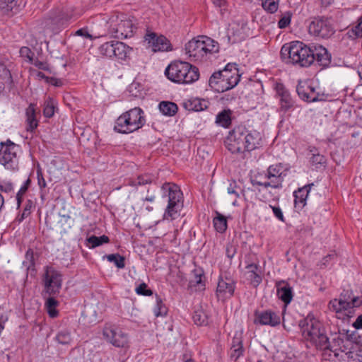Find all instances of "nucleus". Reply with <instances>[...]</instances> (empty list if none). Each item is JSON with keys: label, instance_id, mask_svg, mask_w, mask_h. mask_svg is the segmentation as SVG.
<instances>
[{"label": "nucleus", "instance_id": "nucleus-33", "mask_svg": "<svg viewBox=\"0 0 362 362\" xmlns=\"http://www.w3.org/2000/svg\"><path fill=\"white\" fill-rule=\"evenodd\" d=\"M58 305L59 302L55 299V296H52L47 299L45 307L50 317L54 318L58 316L59 312L56 309Z\"/></svg>", "mask_w": 362, "mask_h": 362}, {"label": "nucleus", "instance_id": "nucleus-58", "mask_svg": "<svg viewBox=\"0 0 362 362\" xmlns=\"http://www.w3.org/2000/svg\"><path fill=\"white\" fill-rule=\"evenodd\" d=\"M37 182L40 189L45 188L47 186L46 181L43 177L42 173L37 171Z\"/></svg>", "mask_w": 362, "mask_h": 362}, {"label": "nucleus", "instance_id": "nucleus-23", "mask_svg": "<svg viewBox=\"0 0 362 362\" xmlns=\"http://www.w3.org/2000/svg\"><path fill=\"white\" fill-rule=\"evenodd\" d=\"M155 180L156 177L154 175L151 174H144L139 175L136 179L132 180L130 185L134 187L148 186L146 189L148 192L151 189L150 186L155 182Z\"/></svg>", "mask_w": 362, "mask_h": 362}, {"label": "nucleus", "instance_id": "nucleus-27", "mask_svg": "<svg viewBox=\"0 0 362 362\" xmlns=\"http://www.w3.org/2000/svg\"><path fill=\"white\" fill-rule=\"evenodd\" d=\"M27 131L33 132L37 127V121L35 117V108L34 104H30L26 109Z\"/></svg>", "mask_w": 362, "mask_h": 362}, {"label": "nucleus", "instance_id": "nucleus-6", "mask_svg": "<svg viewBox=\"0 0 362 362\" xmlns=\"http://www.w3.org/2000/svg\"><path fill=\"white\" fill-rule=\"evenodd\" d=\"M218 44L210 37L200 36L199 39H192L185 45L186 53L195 61L206 60L209 54L218 52Z\"/></svg>", "mask_w": 362, "mask_h": 362}, {"label": "nucleus", "instance_id": "nucleus-55", "mask_svg": "<svg viewBox=\"0 0 362 362\" xmlns=\"http://www.w3.org/2000/svg\"><path fill=\"white\" fill-rule=\"evenodd\" d=\"M75 35L81 36L85 38L93 40V37L88 33L87 28H81L76 31Z\"/></svg>", "mask_w": 362, "mask_h": 362}, {"label": "nucleus", "instance_id": "nucleus-34", "mask_svg": "<svg viewBox=\"0 0 362 362\" xmlns=\"http://www.w3.org/2000/svg\"><path fill=\"white\" fill-rule=\"evenodd\" d=\"M214 225L219 233H223L227 228V220L224 216L216 212V216L214 218Z\"/></svg>", "mask_w": 362, "mask_h": 362}, {"label": "nucleus", "instance_id": "nucleus-3", "mask_svg": "<svg viewBox=\"0 0 362 362\" xmlns=\"http://www.w3.org/2000/svg\"><path fill=\"white\" fill-rule=\"evenodd\" d=\"M281 56L301 67H308L314 63L313 49L300 41L284 45L281 49Z\"/></svg>", "mask_w": 362, "mask_h": 362}, {"label": "nucleus", "instance_id": "nucleus-54", "mask_svg": "<svg viewBox=\"0 0 362 362\" xmlns=\"http://www.w3.org/2000/svg\"><path fill=\"white\" fill-rule=\"evenodd\" d=\"M269 206L272 208L273 213L274 216L281 221L284 222V217L283 215V212L280 207L279 206H272V205H269Z\"/></svg>", "mask_w": 362, "mask_h": 362}, {"label": "nucleus", "instance_id": "nucleus-36", "mask_svg": "<svg viewBox=\"0 0 362 362\" xmlns=\"http://www.w3.org/2000/svg\"><path fill=\"white\" fill-rule=\"evenodd\" d=\"M87 241L89 244V247H96L100 245H102L104 243H107L110 241L109 238L107 235H101V236H95L91 235L88 238H87Z\"/></svg>", "mask_w": 362, "mask_h": 362}, {"label": "nucleus", "instance_id": "nucleus-47", "mask_svg": "<svg viewBox=\"0 0 362 362\" xmlns=\"http://www.w3.org/2000/svg\"><path fill=\"white\" fill-rule=\"evenodd\" d=\"M57 341L62 344H68L71 341V334L68 331H62L57 335Z\"/></svg>", "mask_w": 362, "mask_h": 362}, {"label": "nucleus", "instance_id": "nucleus-45", "mask_svg": "<svg viewBox=\"0 0 362 362\" xmlns=\"http://www.w3.org/2000/svg\"><path fill=\"white\" fill-rule=\"evenodd\" d=\"M309 86L304 83H299L296 87V92L298 96L303 100L308 102L309 96Z\"/></svg>", "mask_w": 362, "mask_h": 362}, {"label": "nucleus", "instance_id": "nucleus-31", "mask_svg": "<svg viewBox=\"0 0 362 362\" xmlns=\"http://www.w3.org/2000/svg\"><path fill=\"white\" fill-rule=\"evenodd\" d=\"M231 115L232 111L230 110H223L217 115L216 123L225 128H228L231 124Z\"/></svg>", "mask_w": 362, "mask_h": 362}, {"label": "nucleus", "instance_id": "nucleus-48", "mask_svg": "<svg viewBox=\"0 0 362 362\" xmlns=\"http://www.w3.org/2000/svg\"><path fill=\"white\" fill-rule=\"evenodd\" d=\"M138 295L150 296L153 295V291L148 288L146 283H141L135 289Z\"/></svg>", "mask_w": 362, "mask_h": 362}, {"label": "nucleus", "instance_id": "nucleus-25", "mask_svg": "<svg viewBox=\"0 0 362 362\" xmlns=\"http://www.w3.org/2000/svg\"><path fill=\"white\" fill-rule=\"evenodd\" d=\"M114 49V57L121 60H125L132 51L131 47L124 42L117 40L115 42Z\"/></svg>", "mask_w": 362, "mask_h": 362}, {"label": "nucleus", "instance_id": "nucleus-1", "mask_svg": "<svg viewBox=\"0 0 362 362\" xmlns=\"http://www.w3.org/2000/svg\"><path fill=\"white\" fill-rule=\"evenodd\" d=\"M302 332L306 340L313 343L317 349L329 350L338 356V351H345L344 339L339 333H331L328 337L323 325L315 320H310L303 325Z\"/></svg>", "mask_w": 362, "mask_h": 362}, {"label": "nucleus", "instance_id": "nucleus-50", "mask_svg": "<svg viewBox=\"0 0 362 362\" xmlns=\"http://www.w3.org/2000/svg\"><path fill=\"white\" fill-rule=\"evenodd\" d=\"M240 190V187L237 185L235 180L230 182L229 185L227 188V192L229 194H233L236 198L239 197V191Z\"/></svg>", "mask_w": 362, "mask_h": 362}, {"label": "nucleus", "instance_id": "nucleus-59", "mask_svg": "<svg viewBox=\"0 0 362 362\" xmlns=\"http://www.w3.org/2000/svg\"><path fill=\"white\" fill-rule=\"evenodd\" d=\"M247 275L249 276L253 273H257L258 266L255 264H250L246 267Z\"/></svg>", "mask_w": 362, "mask_h": 362}, {"label": "nucleus", "instance_id": "nucleus-32", "mask_svg": "<svg viewBox=\"0 0 362 362\" xmlns=\"http://www.w3.org/2000/svg\"><path fill=\"white\" fill-rule=\"evenodd\" d=\"M115 41L116 40H112L102 44L98 47V52L100 55L107 58H113L115 54L114 46Z\"/></svg>", "mask_w": 362, "mask_h": 362}, {"label": "nucleus", "instance_id": "nucleus-52", "mask_svg": "<svg viewBox=\"0 0 362 362\" xmlns=\"http://www.w3.org/2000/svg\"><path fill=\"white\" fill-rule=\"evenodd\" d=\"M6 0H0V11L3 14L10 15L11 11V6L8 5Z\"/></svg>", "mask_w": 362, "mask_h": 362}, {"label": "nucleus", "instance_id": "nucleus-43", "mask_svg": "<svg viewBox=\"0 0 362 362\" xmlns=\"http://www.w3.org/2000/svg\"><path fill=\"white\" fill-rule=\"evenodd\" d=\"M263 8L270 13H275L279 8V0H262Z\"/></svg>", "mask_w": 362, "mask_h": 362}, {"label": "nucleus", "instance_id": "nucleus-62", "mask_svg": "<svg viewBox=\"0 0 362 362\" xmlns=\"http://www.w3.org/2000/svg\"><path fill=\"white\" fill-rule=\"evenodd\" d=\"M353 326L356 329H362V315H359L356 321L354 322Z\"/></svg>", "mask_w": 362, "mask_h": 362}, {"label": "nucleus", "instance_id": "nucleus-16", "mask_svg": "<svg viewBox=\"0 0 362 362\" xmlns=\"http://www.w3.org/2000/svg\"><path fill=\"white\" fill-rule=\"evenodd\" d=\"M235 291V283L230 278H220L216 288V296L218 299L224 300L230 298Z\"/></svg>", "mask_w": 362, "mask_h": 362}, {"label": "nucleus", "instance_id": "nucleus-10", "mask_svg": "<svg viewBox=\"0 0 362 362\" xmlns=\"http://www.w3.org/2000/svg\"><path fill=\"white\" fill-rule=\"evenodd\" d=\"M44 292L49 296L59 295L62 285V276L52 267L47 266L42 276Z\"/></svg>", "mask_w": 362, "mask_h": 362}, {"label": "nucleus", "instance_id": "nucleus-44", "mask_svg": "<svg viewBox=\"0 0 362 362\" xmlns=\"http://www.w3.org/2000/svg\"><path fill=\"white\" fill-rule=\"evenodd\" d=\"M346 35L352 40L362 37V20L355 27L350 29Z\"/></svg>", "mask_w": 362, "mask_h": 362}, {"label": "nucleus", "instance_id": "nucleus-26", "mask_svg": "<svg viewBox=\"0 0 362 362\" xmlns=\"http://www.w3.org/2000/svg\"><path fill=\"white\" fill-rule=\"evenodd\" d=\"M309 151L311 153V156L309 158L310 163L318 168L321 166H325L327 159L325 156L320 154L318 150L315 147H310Z\"/></svg>", "mask_w": 362, "mask_h": 362}, {"label": "nucleus", "instance_id": "nucleus-51", "mask_svg": "<svg viewBox=\"0 0 362 362\" xmlns=\"http://www.w3.org/2000/svg\"><path fill=\"white\" fill-rule=\"evenodd\" d=\"M20 54L22 57L28 59L29 62H33L34 53L28 47H23L20 49Z\"/></svg>", "mask_w": 362, "mask_h": 362}, {"label": "nucleus", "instance_id": "nucleus-5", "mask_svg": "<svg viewBox=\"0 0 362 362\" xmlns=\"http://www.w3.org/2000/svg\"><path fill=\"white\" fill-rule=\"evenodd\" d=\"M144 112L140 107L132 108L116 120L114 129L120 134H129L141 128L146 123Z\"/></svg>", "mask_w": 362, "mask_h": 362}, {"label": "nucleus", "instance_id": "nucleus-2", "mask_svg": "<svg viewBox=\"0 0 362 362\" xmlns=\"http://www.w3.org/2000/svg\"><path fill=\"white\" fill-rule=\"evenodd\" d=\"M262 136L257 131H248L238 126L229 132L225 144L232 153H243L257 148L261 144Z\"/></svg>", "mask_w": 362, "mask_h": 362}, {"label": "nucleus", "instance_id": "nucleus-14", "mask_svg": "<svg viewBox=\"0 0 362 362\" xmlns=\"http://www.w3.org/2000/svg\"><path fill=\"white\" fill-rule=\"evenodd\" d=\"M276 94L279 97L280 110L284 112L291 110L293 106L295 101L292 98L291 93L282 83H276Z\"/></svg>", "mask_w": 362, "mask_h": 362}, {"label": "nucleus", "instance_id": "nucleus-24", "mask_svg": "<svg viewBox=\"0 0 362 362\" xmlns=\"http://www.w3.org/2000/svg\"><path fill=\"white\" fill-rule=\"evenodd\" d=\"M313 185V184L305 185L302 188H299L294 192V202L296 207L300 204V207L302 208L305 205L306 199L310 192L311 186Z\"/></svg>", "mask_w": 362, "mask_h": 362}, {"label": "nucleus", "instance_id": "nucleus-53", "mask_svg": "<svg viewBox=\"0 0 362 362\" xmlns=\"http://www.w3.org/2000/svg\"><path fill=\"white\" fill-rule=\"evenodd\" d=\"M254 286H257L262 281V277L258 273H253L247 276Z\"/></svg>", "mask_w": 362, "mask_h": 362}, {"label": "nucleus", "instance_id": "nucleus-29", "mask_svg": "<svg viewBox=\"0 0 362 362\" xmlns=\"http://www.w3.org/2000/svg\"><path fill=\"white\" fill-rule=\"evenodd\" d=\"M206 103L207 102L204 100L195 98L185 103L184 106L189 111L199 112L207 107Z\"/></svg>", "mask_w": 362, "mask_h": 362}, {"label": "nucleus", "instance_id": "nucleus-46", "mask_svg": "<svg viewBox=\"0 0 362 362\" xmlns=\"http://www.w3.org/2000/svg\"><path fill=\"white\" fill-rule=\"evenodd\" d=\"M23 265L27 267V270L33 269L35 267L34 252L32 249H28L25 254V260L23 262Z\"/></svg>", "mask_w": 362, "mask_h": 362}, {"label": "nucleus", "instance_id": "nucleus-12", "mask_svg": "<svg viewBox=\"0 0 362 362\" xmlns=\"http://www.w3.org/2000/svg\"><path fill=\"white\" fill-rule=\"evenodd\" d=\"M310 33L315 36L328 38L331 37L334 33V28L327 18H315L309 25Z\"/></svg>", "mask_w": 362, "mask_h": 362}, {"label": "nucleus", "instance_id": "nucleus-42", "mask_svg": "<svg viewBox=\"0 0 362 362\" xmlns=\"http://www.w3.org/2000/svg\"><path fill=\"white\" fill-rule=\"evenodd\" d=\"M55 106L52 98H48L44 103L43 115L45 117L50 118L54 114Z\"/></svg>", "mask_w": 362, "mask_h": 362}, {"label": "nucleus", "instance_id": "nucleus-22", "mask_svg": "<svg viewBox=\"0 0 362 362\" xmlns=\"http://www.w3.org/2000/svg\"><path fill=\"white\" fill-rule=\"evenodd\" d=\"M277 295L285 304H288L293 298L292 288L284 281L279 283Z\"/></svg>", "mask_w": 362, "mask_h": 362}, {"label": "nucleus", "instance_id": "nucleus-35", "mask_svg": "<svg viewBox=\"0 0 362 362\" xmlns=\"http://www.w3.org/2000/svg\"><path fill=\"white\" fill-rule=\"evenodd\" d=\"M329 308L330 310L335 312L336 313H340L342 310H348L347 304L344 302L341 298L338 299L332 300L329 303Z\"/></svg>", "mask_w": 362, "mask_h": 362}, {"label": "nucleus", "instance_id": "nucleus-20", "mask_svg": "<svg viewBox=\"0 0 362 362\" xmlns=\"http://www.w3.org/2000/svg\"><path fill=\"white\" fill-rule=\"evenodd\" d=\"M314 54V62H315L319 66L327 67L331 62V54L327 49L322 46L314 47L313 49Z\"/></svg>", "mask_w": 362, "mask_h": 362}, {"label": "nucleus", "instance_id": "nucleus-57", "mask_svg": "<svg viewBox=\"0 0 362 362\" xmlns=\"http://www.w3.org/2000/svg\"><path fill=\"white\" fill-rule=\"evenodd\" d=\"M31 184V180L30 178H28L24 184L21 186V189H19V191L18 192L20 193V194H25V192H27L28 187H30Z\"/></svg>", "mask_w": 362, "mask_h": 362}, {"label": "nucleus", "instance_id": "nucleus-28", "mask_svg": "<svg viewBox=\"0 0 362 362\" xmlns=\"http://www.w3.org/2000/svg\"><path fill=\"white\" fill-rule=\"evenodd\" d=\"M216 75V72H214L210 77L209 81V86L214 89L216 92L222 93L228 90L226 87V83L223 80L222 76H216V78L214 76Z\"/></svg>", "mask_w": 362, "mask_h": 362}, {"label": "nucleus", "instance_id": "nucleus-19", "mask_svg": "<svg viewBox=\"0 0 362 362\" xmlns=\"http://www.w3.org/2000/svg\"><path fill=\"white\" fill-rule=\"evenodd\" d=\"M72 16V14H68L64 11H61L58 16L47 19L45 22V27L53 31H57L66 22L71 19Z\"/></svg>", "mask_w": 362, "mask_h": 362}, {"label": "nucleus", "instance_id": "nucleus-4", "mask_svg": "<svg viewBox=\"0 0 362 362\" xmlns=\"http://www.w3.org/2000/svg\"><path fill=\"white\" fill-rule=\"evenodd\" d=\"M165 75L177 83H192L199 78V69L189 62L173 61L165 69Z\"/></svg>", "mask_w": 362, "mask_h": 362}, {"label": "nucleus", "instance_id": "nucleus-63", "mask_svg": "<svg viewBox=\"0 0 362 362\" xmlns=\"http://www.w3.org/2000/svg\"><path fill=\"white\" fill-rule=\"evenodd\" d=\"M48 82L53 84L56 87H59L62 85V81L61 80L53 77L49 78Z\"/></svg>", "mask_w": 362, "mask_h": 362}, {"label": "nucleus", "instance_id": "nucleus-11", "mask_svg": "<svg viewBox=\"0 0 362 362\" xmlns=\"http://www.w3.org/2000/svg\"><path fill=\"white\" fill-rule=\"evenodd\" d=\"M103 333L105 339L115 347L124 348L129 343L127 334L114 325H106Z\"/></svg>", "mask_w": 362, "mask_h": 362}, {"label": "nucleus", "instance_id": "nucleus-39", "mask_svg": "<svg viewBox=\"0 0 362 362\" xmlns=\"http://www.w3.org/2000/svg\"><path fill=\"white\" fill-rule=\"evenodd\" d=\"M309 96L308 103L317 102V101H325L327 100V95L325 93H320L317 92L314 87L309 86Z\"/></svg>", "mask_w": 362, "mask_h": 362}, {"label": "nucleus", "instance_id": "nucleus-40", "mask_svg": "<svg viewBox=\"0 0 362 362\" xmlns=\"http://www.w3.org/2000/svg\"><path fill=\"white\" fill-rule=\"evenodd\" d=\"M192 318L194 323L197 325L201 326L207 324V315L202 309L195 310Z\"/></svg>", "mask_w": 362, "mask_h": 362}, {"label": "nucleus", "instance_id": "nucleus-9", "mask_svg": "<svg viewBox=\"0 0 362 362\" xmlns=\"http://www.w3.org/2000/svg\"><path fill=\"white\" fill-rule=\"evenodd\" d=\"M18 146L7 139L0 143V164L6 169L16 170L18 169V158L17 151Z\"/></svg>", "mask_w": 362, "mask_h": 362}, {"label": "nucleus", "instance_id": "nucleus-13", "mask_svg": "<svg viewBox=\"0 0 362 362\" xmlns=\"http://www.w3.org/2000/svg\"><path fill=\"white\" fill-rule=\"evenodd\" d=\"M216 76H222L228 90L237 86L240 78L238 65L235 63H228L223 70L216 71L214 78H216Z\"/></svg>", "mask_w": 362, "mask_h": 362}, {"label": "nucleus", "instance_id": "nucleus-15", "mask_svg": "<svg viewBox=\"0 0 362 362\" xmlns=\"http://www.w3.org/2000/svg\"><path fill=\"white\" fill-rule=\"evenodd\" d=\"M146 40L151 46L154 52L171 49L170 41L163 35L157 36L156 33H151L146 35Z\"/></svg>", "mask_w": 362, "mask_h": 362}, {"label": "nucleus", "instance_id": "nucleus-38", "mask_svg": "<svg viewBox=\"0 0 362 362\" xmlns=\"http://www.w3.org/2000/svg\"><path fill=\"white\" fill-rule=\"evenodd\" d=\"M156 305L154 308V314L156 317L165 316L168 313V308L163 303L162 298L156 295Z\"/></svg>", "mask_w": 362, "mask_h": 362}, {"label": "nucleus", "instance_id": "nucleus-18", "mask_svg": "<svg viewBox=\"0 0 362 362\" xmlns=\"http://www.w3.org/2000/svg\"><path fill=\"white\" fill-rule=\"evenodd\" d=\"M284 166L281 163L272 165L267 169L266 177L268 179L276 178V181L273 182L272 185L276 187H282L284 177L286 176V173H284Z\"/></svg>", "mask_w": 362, "mask_h": 362}, {"label": "nucleus", "instance_id": "nucleus-30", "mask_svg": "<svg viewBox=\"0 0 362 362\" xmlns=\"http://www.w3.org/2000/svg\"><path fill=\"white\" fill-rule=\"evenodd\" d=\"M159 110L164 115L173 116L177 112L178 107L175 103L162 101L159 104Z\"/></svg>", "mask_w": 362, "mask_h": 362}, {"label": "nucleus", "instance_id": "nucleus-56", "mask_svg": "<svg viewBox=\"0 0 362 362\" xmlns=\"http://www.w3.org/2000/svg\"><path fill=\"white\" fill-rule=\"evenodd\" d=\"M31 63L33 64H34L36 67H37L38 69H42V70H48V69H49L48 64L47 63L41 62V61L38 60L37 59H33V61Z\"/></svg>", "mask_w": 362, "mask_h": 362}, {"label": "nucleus", "instance_id": "nucleus-8", "mask_svg": "<svg viewBox=\"0 0 362 362\" xmlns=\"http://www.w3.org/2000/svg\"><path fill=\"white\" fill-rule=\"evenodd\" d=\"M163 195L168 197V206L164 213V219L174 220L180 216L183 206L182 193L175 184L165 183L162 186Z\"/></svg>", "mask_w": 362, "mask_h": 362}, {"label": "nucleus", "instance_id": "nucleus-37", "mask_svg": "<svg viewBox=\"0 0 362 362\" xmlns=\"http://www.w3.org/2000/svg\"><path fill=\"white\" fill-rule=\"evenodd\" d=\"M231 349H233V352L231 353L230 357L236 361L243 352L242 341L239 339H234Z\"/></svg>", "mask_w": 362, "mask_h": 362}, {"label": "nucleus", "instance_id": "nucleus-17", "mask_svg": "<svg viewBox=\"0 0 362 362\" xmlns=\"http://www.w3.org/2000/svg\"><path fill=\"white\" fill-rule=\"evenodd\" d=\"M255 316V322L262 325L275 327L281 322L280 317L272 310H265L260 313L256 312Z\"/></svg>", "mask_w": 362, "mask_h": 362}, {"label": "nucleus", "instance_id": "nucleus-61", "mask_svg": "<svg viewBox=\"0 0 362 362\" xmlns=\"http://www.w3.org/2000/svg\"><path fill=\"white\" fill-rule=\"evenodd\" d=\"M336 257V254L335 253H332V254H329L328 255L325 256L321 261V263L322 264H323L324 266H326L327 262L334 259V257Z\"/></svg>", "mask_w": 362, "mask_h": 362}, {"label": "nucleus", "instance_id": "nucleus-21", "mask_svg": "<svg viewBox=\"0 0 362 362\" xmlns=\"http://www.w3.org/2000/svg\"><path fill=\"white\" fill-rule=\"evenodd\" d=\"M340 298L347 304L349 309L358 308L362 305V296H355L352 291H344Z\"/></svg>", "mask_w": 362, "mask_h": 362}, {"label": "nucleus", "instance_id": "nucleus-60", "mask_svg": "<svg viewBox=\"0 0 362 362\" xmlns=\"http://www.w3.org/2000/svg\"><path fill=\"white\" fill-rule=\"evenodd\" d=\"M226 252L227 257L230 259H232L235 254V248L232 245H228Z\"/></svg>", "mask_w": 362, "mask_h": 362}, {"label": "nucleus", "instance_id": "nucleus-64", "mask_svg": "<svg viewBox=\"0 0 362 362\" xmlns=\"http://www.w3.org/2000/svg\"><path fill=\"white\" fill-rule=\"evenodd\" d=\"M212 2L215 6L219 8L224 7L226 4V0H212Z\"/></svg>", "mask_w": 362, "mask_h": 362}, {"label": "nucleus", "instance_id": "nucleus-41", "mask_svg": "<svg viewBox=\"0 0 362 362\" xmlns=\"http://www.w3.org/2000/svg\"><path fill=\"white\" fill-rule=\"evenodd\" d=\"M106 258L109 262H114L116 267L119 269H122L125 267L124 257L118 253L106 255Z\"/></svg>", "mask_w": 362, "mask_h": 362}, {"label": "nucleus", "instance_id": "nucleus-7", "mask_svg": "<svg viewBox=\"0 0 362 362\" xmlns=\"http://www.w3.org/2000/svg\"><path fill=\"white\" fill-rule=\"evenodd\" d=\"M110 35L118 39H126L134 35L136 27L133 21L124 14H112L106 21Z\"/></svg>", "mask_w": 362, "mask_h": 362}, {"label": "nucleus", "instance_id": "nucleus-49", "mask_svg": "<svg viewBox=\"0 0 362 362\" xmlns=\"http://www.w3.org/2000/svg\"><path fill=\"white\" fill-rule=\"evenodd\" d=\"M291 13L290 12H286L282 15L281 18L278 22V26L279 28H286L291 23Z\"/></svg>", "mask_w": 362, "mask_h": 362}]
</instances>
